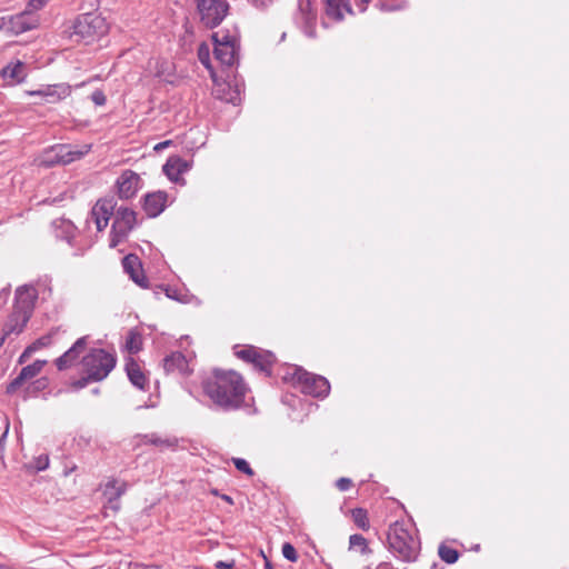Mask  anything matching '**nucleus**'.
I'll return each instance as SVG.
<instances>
[{
  "mask_svg": "<svg viewBox=\"0 0 569 569\" xmlns=\"http://www.w3.org/2000/svg\"><path fill=\"white\" fill-rule=\"evenodd\" d=\"M203 392L218 408L229 411L240 408L244 401L246 385L233 370H213L202 381Z\"/></svg>",
  "mask_w": 569,
  "mask_h": 569,
  "instance_id": "f257e3e1",
  "label": "nucleus"
},
{
  "mask_svg": "<svg viewBox=\"0 0 569 569\" xmlns=\"http://www.w3.org/2000/svg\"><path fill=\"white\" fill-rule=\"evenodd\" d=\"M388 546L391 552L403 561H415L420 552L418 530L411 520H398L388 530Z\"/></svg>",
  "mask_w": 569,
  "mask_h": 569,
  "instance_id": "f03ea898",
  "label": "nucleus"
},
{
  "mask_svg": "<svg viewBox=\"0 0 569 569\" xmlns=\"http://www.w3.org/2000/svg\"><path fill=\"white\" fill-rule=\"evenodd\" d=\"M106 31L104 18L96 13H84L73 21L69 38L76 42L84 41L89 43Z\"/></svg>",
  "mask_w": 569,
  "mask_h": 569,
  "instance_id": "7ed1b4c3",
  "label": "nucleus"
},
{
  "mask_svg": "<svg viewBox=\"0 0 569 569\" xmlns=\"http://www.w3.org/2000/svg\"><path fill=\"white\" fill-rule=\"evenodd\" d=\"M90 144H58L46 150L37 161L39 166L46 168H50L57 164H69L84 157L90 151Z\"/></svg>",
  "mask_w": 569,
  "mask_h": 569,
  "instance_id": "20e7f679",
  "label": "nucleus"
},
{
  "mask_svg": "<svg viewBox=\"0 0 569 569\" xmlns=\"http://www.w3.org/2000/svg\"><path fill=\"white\" fill-rule=\"evenodd\" d=\"M116 362V357L103 349H92L82 358L83 370L93 381L106 379Z\"/></svg>",
  "mask_w": 569,
  "mask_h": 569,
  "instance_id": "39448f33",
  "label": "nucleus"
},
{
  "mask_svg": "<svg viewBox=\"0 0 569 569\" xmlns=\"http://www.w3.org/2000/svg\"><path fill=\"white\" fill-rule=\"evenodd\" d=\"M201 21L209 28L218 26L227 16L229 4L226 0H197Z\"/></svg>",
  "mask_w": 569,
  "mask_h": 569,
  "instance_id": "423d86ee",
  "label": "nucleus"
},
{
  "mask_svg": "<svg viewBox=\"0 0 569 569\" xmlns=\"http://www.w3.org/2000/svg\"><path fill=\"white\" fill-rule=\"evenodd\" d=\"M136 224V212L129 208H119L116 211L111 229L110 247H117Z\"/></svg>",
  "mask_w": 569,
  "mask_h": 569,
  "instance_id": "0eeeda50",
  "label": "nucleus"
},
{
  "mask_svg": "<svg viewBox=\"0 0 569 569\" xmlns=\"http://www.w3.org/2000/svg\"><path fill=\"white\" fill-rule=\"evenodd\" d=\"M293 378L301 387V391L313 397H326L330 385L325 377L309 373L302 369H295Z\"/></svg>",
  "mask_w": 569,
  "mask_h": 569,
  "instance_id": "6e6552de",
  "label": "nucleus"
},
{
  "mask_svg": "<svg viewBox=\"0 0 569 569\" xmlns=\"http://www.w3.org/2000/svg\"><path fill=\"white\" fill-rule=\"evenodd\" d=\"M39 24V16L31 12L30 9H26L24 11L10 17L7 22H3L7 31L13 36L33 30L38 28Z\"/></svg>",
  "mask_w": 569,
  "mask_h": 569,
  "instance_id": "1a4fd4ad",
  "label": "nucleus"
},
{
  "mask_svg": "<svg viewBox=\"0 0 569 569\" xmlns=\"http://www.w3.org/2000/svg\"><path fill=\"white\" fill-rule=\"evenodd\" d=\"M212 38L214 40L213 54L216 60L223 66H232L238 54L236 40L228 34L220 37L218 32Z\"/></svg>",
  "mask_w": 569,
  "mask_h": 569,
  "instance_id": "9d476101",
  "label": "nucleus"
},
{
  "mask_svg": "<svg viewBox=\"0 0 569 569\" xmlns=\"http://www.w3.org/2000/svg\"><path fill=\"white\" fill-rule=\"evenodd\" d=\"M236 355L238 358L252 363L256 368L267 373H269L274 362V356L271 352L252 346L236 351Z\"/></svg>",
  "mask_w": 569,
  "mask_h": 569,
  "instance_id": "9b49d317",
  "label": "nucleus"
},
{
  "mask_svg": "<svg viewBox=\"0 0 569 569\" xmlns=\"http://www.w3.org/2000/svg\"><path fill=\"white\" fill-rule=\"evenodd\" d=\"M71 93V87L67 83L44 86L39 90L28 91L29 96L41 97L46 102L56 103L66 99Z\"/></svg>",
  "mask_w": 569,
  "mask_h": 569,
  "instance_id": "f8f14e48",
  "label": "nucleus"
},
{
  "mask_svg": "<svg viewBox=\"0 0 569 569\" xmlns=\"http://www.w3.org/2000/svg\"><path fill=\"white\" fill-rule=\"evenodd\" d=\"M141 179L138 173L132 170L123 171L117 179V188L120 198H132L140 189Z\"/></svg>",
  "mask_w": 569,
  "mask_h": 569,
  "instance_id": "ddd939ff",
  "label": "nucleus"
},
{
  "mask_svg": "<svg viewBox=\"0 0 569 569\" xmlns=\"http://www.w3.org/2000/svg\"><path fill=\"white\" fill-rule=\"evenodd\" d=\"M127 490V483L117 479L107 481L103 488V496L107 499L106 508L113 512L120 510V498Z\"/></svg>",
  "mask_w": 569,
  "mask_h": 569,
  "instance_id": "4468645a",
  "label": "nucleus"
},
{
  "mask_svg": "<svg viewBox=\"0 0 569 569\" xmlns=\"http://www.w3.org/2000/svg\"><path fill=\"white\" fill-rule=\"evenodd\" d=\"M113 203L111 200H98L90 212V220L94 222L97 230L102 231L107 228L111 216L113 214Z\"/></svg>",
  "mask_w": 569,
  "mask_h": 569,
  "instance_id": "2eb2a0df",
  "label": "nucleus"
},
{
  "mask_svg": "<svg viewBox=\"0 0 569 569\" xmlns=\"http://www.w3.org/2000/svg\"><path fill=\"white\" fill-rule=\"evenodd\" d=\"M30 315L26 311H22L16 307H13V311L9 316L4 327H3V336L0 338V347L3 345L6 336L11 333H20L26 327L27 322L30 319Z\"/></svg>",
  "mask_w": 569,
  "mask_h": 569,
  "instance_id": "dca6fc26",
  "label": "nucleus"
},
{
  "mask_svg": "<svg viewBox=\"0 0 569 569\" xmlns=\"http://www.w3.org/2000/svg\"><path fill=\"white\" fill-rule=\"evenodd\" d=\"M46 360H36L33 363L26 366L21 369L20 373L17 378H14L7 387L8 393H13L18 388H20L24 381L34 378L40 373L44 365Z\"/></svg>",
  "mask_w": 569,
  "mask_h": 569,
  "instance_id": "f3484780",
  "label": "nucleus"
},
{
  "mask_svg": "<svg viewBox=\"0 0 569 569\" xmlns=\"http://www.w3.org/2000/svg\"><path fill=\"white\" fill-rule=\"evenodd\" d=\"M37 298L38 292L33 286L19 287L16 291L14 307L31 316Z\"/></svg>",
  "mask_w": 569,
  "mask_h": 569,
  "instance_id": "a211bd4d",
  "label": "nucleus"
},
{
  "mask_svg": "<svg viewBox=\"0 0 569 569\" xmlns=\"http://www.w3.org/2000/svg\"><path fill=\"white\" fill-rule=\"evenodd\" d=\"M87 347V337L79 338L73 346L56 360L57 368L64 370L70 368Z\"/></svg>",
  "mask_w": 569,
  "mask_h": 569,
  "instance_id": "6ab92c4d",
  "label": "nucleus"
},
{
  "mask_svg": "<svg viewBox=\"0 0 569 569\" xmlns=\"http://www.w3.org/2000/svg\"><path fill=\"white\" fill-rule=\"evenodd\" d=\"M163 369L166 372H178L183 376H188L192 372L189 366V360L181 352H172L170 356L163 359Z\"/></svg>",
  "mask_w": 569,
  "mask_h": 569,
  "instance_id": "aec40b11",
  "label": "nucleus"
},
{
  "mask_svg": "<svg viewBox=\"0 0 569 569\" xmlns=\"http://www.w3.org/2000/svg\"><path fill=\"white\" fill-rule=\"evenodd\" d=\"M124 271L141 288H147L148 282L141 270V263L137 256L128 254L122 260Z\"/></svg>",
  "mask_w": 569,
  "mask_h": 569,
  "instance_id": "412c9836",
  "label": "nucleus"
},
{
  "mask_svg": "<svg viewBox=\"0 0 569 569\" xmlns=\"http://www.w3.org/2000/svg\"><path fill=\"white\" fill-rule=\"evenodd\" d=\"M346 13H352L351 7L347 0H326V18L333 21H341Z\"/></svg>",
  "mask_w": 569,
  "mask_h": 569,
  "instance_id": "4be33fe9",
  "label": "nucleus"
},
{
  "mask_svg": "<svg viewBox=\"0 0 569 569\" xmlns=\"http://www.w3.org/2000/svg\"><path fill=\"white\" fill-rule=\"evenodd\" d=\"M0 77L10 83H20L27 77L26 64L20 60L12 61L1 69Z\"/></svg>",
  "mask_w": 569,
  "mask_h": 569,
  "instance_id": "5701e85b",
  "label": "nucleus"
},
{
  "mask_svg": "<svg viewBox=\"0 0 569 569\" xmlns=\"http://www.w3.org/2000/svg\"><path fill=\"white\" fill-rule=\"evenodd\" d=\"M167 194L162 191L149 193L144 198L143 209L149 217L159 216L166 208Z\"/></svg>",
  "mask_w": 569,
  "mask_h": 569,
  "instance_id": "b1692460",
  "label": "nucleus"
},
{
  "mask_svg": "<svg viewBox=\"0 0 569 569\" xmlns=\"http://www.w3.org/2000/svg\"><path fill=\"white\" fill-rule=\"evenodd\" d=\"M188 169L187 161L179 157L169 158L162 168L164 174L173 182H178L180 176L188 171Z\"/></svg>",
  "mask_w": 569,
  "mask_h": 569,
  "instance_id": "393cba45",
  "label": "nucleus"
},
{
  "mask_svg": "<svg viewBox=\"0 0 569 569\" xmlns=\"http://www.w3.org/2000/svg\"><path fill=\"white\" fill-rule=\"evenodd\" d=\"M126 371L130 382L140 390H144L148 385V378L146 377L140 365L137 363L132 358L128 359L126 363Z\"/></svg>",
  "mask_w": 569,
  "mask_h": 569,
  "instance_id": "a878e982",
  "label": "nucleus"
},
{
  "mask_svg": "<svg viewBox=\"0 0 569 569\" xmlns=\"http://www.w3.org/2000/svg\"><path fill=\"white\" fill-rule=\"evenodd\" d=\"M142 441L146 445H152L159 448L161 451L166 449H173L178 443V440L174 437L160 436L157 433L146 435Z\"/></svg>",
  "mask_w": 569,
  "mask_h": 569,
  "instance_id": "bb28decb",
  "label": "nucleus"
},
{
  "mask_svg": "<svg viewBox=\"0 0 569 569\" xmlns=\"http://www.w3.org/2000/svg\"><path fill=\"white\" fill-rule=\"evenodd\" d=\"M126 348L130 353L139 352L142 348V336L136 330H130L127 336Z\"/></svg>",
  "mask_w": 569,
  "mask_h": 569,
  "instance_id": "cd10ccee",
  "label": "nucleus"
},
{
  "mask_svg": "<svg viewBox=\"0 0 569 569\" xmlns=\"http://www.w3.org/2000/svg\"><path fill=\"white\" fill-rule=\"evenodd\" d=\"M352 520L362 530L369 529V519L367 511L361 508H357L352 510Z\"/></svg>",
  "mask_w": 569,
  "mask_h": 569,
  "instance_id": "c85d7f7f",
  "label": "nucleus"
},
{
  "mask_svg": "<svg viewBox=\"0 0 569 569\" xmlns=\"http://www.w3.org/2000/svg\"><path fill=\"white\" fill-rule=\"evenodd\" d=\"M439 557L447 563H455L458 560L459 553L457 550L441 545L439 547Z\"/></svg>",
  "mask_w": 569,
  "mask_h": 569,
  "instance_id": "c756f323",
  "label": "nucleus"
},
{
  "mask_svg": "<svg viewBox=\"0 0 569 569\" xmlns=\"http://www.w3.org/2000/svg\"><path fill=\"white\" fill-rule=\"evenodd\" d=\"M349 546L350 548H357L359 547L361 549L362 553H369L371 550L368 547L367 540L361 535H352L349 538Z\"/></svg>",
  "mask_w": 569,
  "mask_h": 569,
  "instance_id": "7c9ffc66",
  "label": "nucleus"
},
{
  "mask_svg": "<svg viewBox=\"0 0 569 569\" xmlns=\"http://www.w3.org/2000/svg\"><path fill=\"white\" fill-rule=\"evenodd\" d=\"M198 58L200 62L207 68L211 69L210 64V48L206 43H201L198 48Z\"/></svg>",
  "mask_w": 569,
  "mask_h": 569,
  "instance_id": "2f4dec72",
  "label": "nucleus"
},
{
  "mask_svg": "<svg viewBox=\"0 0 569 569\" xmlns=\"http://www.w3.org/2000/svg\"><path fill=\"white\" fill-rule=\"evenodd\" d=\"M228 88V93L221 96L219 94V98L223 99L227 102H230L232 104H237L240 102V91L238 88L232 89L231 86L228 83L226 84Z\"/></svg>",
  "mask_w": 569,
  "mask_h": 569,
  "instance_id": "473e14b6",
  "label": "nucleus"
},
{
  "mask_svg": "<svg viewBox=\"0 0 569 569\" xmlns=\"http://www.w3.org/2000/svg\"><path fill=\"white\" fill-rule=\"evenodd\" d=\"M282 556L291 562H296L298 560V553L295 547L289 542L283 543Z\"/></svg>",
  "mask_w": 569,
  "mask_h": 569,
  "instance_id": "72a5a7b5",
  "label": "nucleus"
},
{
  "mask_svg": "<svg viewBox=\"0 0 569 569\" xmlns=\"http://www.w3.org/2000/svg\"><path fill=\"white\" fill-rule=\"evenodd\" d=\"M232 461H233L234 467L239 471H241L248 476H253V470L251 469V467L249 466L247 460H244L242 458H233Z\"/></svg>",
  "mask_w": 569,
  "mask_h": 569,
  "instance_id": "f704fd0d",
  "label": "nucleus"
},
{
  "mask_svg": "<svg viewBox=\"0 0 569 569\" xmlns=\"http://www.w3.org/2000/svg\"><path fill=\"white\" fill-rule=\"evenodd\" d=\"M51 333L48 335V336H43L41 338H39L32 346H30L26 352H31L33 350H37V349H40V348H43V347H47L51 343Z\"/></svg>",
  "mask_w": 569,
  "mask_h": 569,
  "instance_id": "c9c22d12",
  "label": "nucleus"
},
{
  "mask_svg": "<svg viewBox=\"0 0 569 569\" xmlns=\"http://www.w3.org/2000/svg\"><path fill=\"white\" fill-rule=\"evenodd\" d=\"M49 0H30L26 9H30L31 12L36 13L42 9Z\"/></svg>",
  "mask_w": 569,
  "mask_h": 569,
  "instance_id": "e433bc0d",
  "label": "nucleus"
},
{
  "mask_svg": "<svg viewBox=\"0 0 569 569\" xmlns=\"http://www.w3.org/2000/svg\"><path fill=\"white\" fill-rule=\"evenodd\" d=\"M352 486V481L351 479L349 478H339L336 482V487L340 490V491H347L350 489V487Z\"/></svg>",
  "mask_w": 569,
  "mask_h": 569,
  "instance_id": "4c0bfd02",
  "label": "nucleus"
},
{
  "mask_svg": "<svg viewBox=\"0 0 569 569\" xmlns=\"http://www.w3.org/2000/svg\"><path fill=\"white\" fill-rule=\"evenodd\" d=\"M90 381H93V380L89 377V375L86 373L84 377L73 381L71 386H72V388L78 390V389L84 388Z\"/></svg>",
  "mask_w": 569,
  "mask_h": 569,
  "instance_id": "58836bf2",
  "label": "nucleus"
},
{
  "mask_svg": "<svg viewBox=\"0 0 569 569\" xmlns=\"http://www.w3.org/2000/svg\"><path fill=\"white\" fill-rule=\"evenodd\" d=\"M91 100L97 104V106H103L106 103V96L102 91L100 90H96L92 94H91Z\"/></svg>",
  "mask_w": 569,
  "mask_h": 569,
  "instance_id": "ea45409f",
  "label": "nucleus"
},
{
  "mask_svg": "<svg viewBox=\"0 0 569 569\" xmlns=\"http://www.w3.org/2000/svg\"><path fill=\"white\" fill-rule=\"evenodd\" d=\"M249 1L257 9H266L274 2V0H249Z\"/></svg>",
  "mask_w": 569,
  "mask_h": 569,
  "instance_id": "a19ab883",
  "label": "nucleus"
},
{
  "mask_svg": "<svg viewBox=\"0 0 569 569\" xmlns=\"http://www.w3.org/2000/svg\"><path fill=\"white\" fill-rule=\"evenodd\" d=\"M48 465H49L48 457L40 458L37 468H38V470H43V469H46L48 467Z\"/></svg>",
  "mask_w": 569,
  "mask_h": 569,
  "instance_id": "79ce46f5",
  "label": "nucleus"
},
{
  "mask_svg": "<svg viewBox=\"0 0 569 569\" xmlns=\"http://www.w3.org/2000/svg\"><path fill=\"white\" fill-rule=\"evenodd\" d=\"M7 433H8V428L6 429V431L2 433V436L0 438V458H2V456H3L4 440H6Z\"/></svg>",
  "mask_w": 569,
  "mask_h": 569,
  "instance_id": "37998d69",
  "label": "nucleus"
},
{
  "mask_svg": "<svg viewBox=\"0 0 569 569\" xmlns=\"http://www.w3.org/2000/svg\"><path fill=\"white\" fill-rule=\"evenodd\" d=\"M376 569H396L391 563L388 562H381L379 563Z\"/></svg>",
  "mask_w": 569,
  "mask_h": 569,
  "instance_id": "c03bdc74",
  "label": "nucleus"
},
{
  "mask_svg": "<svg viewBox=\"0 0 569 569\" xmlns=\"http://www.w3.org/2000/svg\"><path fill=\"white\" fill-rule=\"evenodd\" d=\"M217 568H221V569H229L232 567L231 563H227V562H223V561H219L217 565Z\"/></svg>",
  "mask_w": 569,
  "mask_h": 569,
  "instance_id": "a18cd8bd",
  "label": "nucleus"
},
{
  "mask_svg": "<svg viewBox=\"0 0 569 569\" xmlns=\"http://www.w3.org/2000/svg\"><path fill=\"white\" fill-rule=\"evenodd\" d=\"M169 144H170V141H163V142H160V143H158V144L154 147V150H161V149H163V148H167Z\"/></svg>",
  "mask_w": 569,
  "mask_h": 569,
  "instance_id": "49530a36",
  "label": "nucleus"
},
{
  "mask_svg": "<svg viewBox=\"0 0 569 569\" xmlns=\"http://www.w3.org/2000/svg\"><path fill=\"white\" fill-rule=\"evenodd\" d=\"M221 498L227 501L228 503L232 505L233 503V500L230 496H227V495H222Z\"/></svg>",
  "mask_w": 569,
  "mask_h": 569,
  "instance_id": "de8ad7c7",
  "label": "nucleus"
},
{
  "mask_svg": "<svg viewBox=\"0 0 569 569\" xmlns=\"http://www.w3.org/2000/svg\"><path fill=\"white\" fill-rule=\"evenodd\" d=\"M266 569H272V567H271L269 561L266 562Z\"/></svg>",
  "mask_w": 569,
  "mask_h": 569,
  "instance_id": "09e8293b",
  "label": "nucleus"
},
{
  "mask_svg": "<svg viewBox=\"0 0 569 569\" xmlns=\"http://www.w3.org/2000/svg\"><path fill=\"white\" fill-rule=\"evenodd\" d=\"M92 392H93L94 395H98V393H99V389H98V388H96V389H93V390H92Z\"/></svg>",
  "mask_w": 569,
  "mask_h": 569,
  "instance_id": "8fccbe9b",
  "label": "nucleus"
},
{
  "mask_svg": "<svg viewBox=\"0 0 569 569\" xmlns=\"http://www.w3.org/2000/svg\"><path fill=\"white\" fill-rule=\"evenodd\" d=\"M370 0H361L363 4H367Z\"/></svg>",
  "mask_w": 569,
  "mask_h": 569,
  "instance_id": "3c124183",
  "label": "nucleus"
},
{
  "mask_svg": "<svg viewBox=\"0 0 569 569\" xmlns=\"http://www.w3.org/2000/svg\"><path fill=\"white\" fill-rule=\"evenodd\" d=\"M3 27H4V26H3V23H2V24H0V30H1Z\"/></svg>",
  "mask_w": 569,
  "mask_h": 569,
  "instance_id": "603ef678",
  "label": "nucleus"
},
{
  "mask_svg": "<svg viewBox=\"0 0 569 569\" xmlns=\"http://www.w3.org/2000/svg\"><path fill=\"white\" fill-rule=\"evenodd\" d=\"M365 569H370V567H366Z\"/></svg>",
  "mask_w": 569,
  "mask_h": 569,
  "instance_id": "864d4df0",
  "label": "nucleus"
}]
</instances>
